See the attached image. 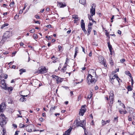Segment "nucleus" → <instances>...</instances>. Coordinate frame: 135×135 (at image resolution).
Segmentation results:
<instances>
[{
	"label": "nucleus",
	"mask_w": 135,
	"mask_h": 135,
	"mask_svg": "<svg viewBox=\"0 0 135 135\" xmlns=\"http://www.w3.org/2000/svg\"><path fill=\"white\" fill-rule=\"evenodd\" d=\"M88 81V83L90 84L91 83H94L96 81V80L95 79L94 77L92 76L90 74H89L87 77Z\"/></svg>",
	"instance_id": "1"
},
{
	"label": "nucleus",
	"mask_w": 135,
	"mask_h": 135,
	"mask_svg": "<svg viewBox=\"0 0 135 135\" xmlns=\"http://www.w3.org/2000/svg\"><path fill=\"white\" fill-rule=\"evenodd\" d=\"M76 122V126L77 127L80 126L82 127L83 128L85 129V120H80L79 121L78 120H76L75 121Z\"/></svg>",
	"instance_id": "2"
},
{
	"label": "nucleus",
	"mask_w": 135,
	"mask_h": 135,
	"mask_svg": "<svg viewBox=\"0 0 135 135\" xmlns=\"http://www.w3.org/2000/svg\"><path fill=\"white\" fill-rule=\"evenodd\" d=\"M5 117V115L4 114H0V125L2 126V125L5 124L6 123Z\"/></svg>",
	"instance_id": "3"
},
{
	"label": "nucleus",
	"mask_w": 135,
	"mask_h": 135,
	"mask_svg": "<svg viewBox=\"0 0 135 135\" xmlns=\"http://www.w3.org/2000/svg\"><path fill=\"white\" fill-rule=\"evenodd\" d=\"M47 72V69L45 67L41 66L38 69L37 73H38L44 74Z\"/></svg>",
	"instance_id": "4"
},
{
	"label": "nucleus",
	"mask_w": 135,
	"mask_h": 135,
	"mask_svg": "<svg viewBox=\"0 0 135 135\" xmlns=\"http://www.w3.org/2000/svg\"><path fill=\"white\" fill-rule=\"evenodd\" d=\"M95 4L94 3L92 4L91 8L90 10V12L92 16L94 15L95 14Z\"/></svg>",
	"instance_id": "5"
},
{
	"label": "nucleus",
	"mask_w": 135,
	"mask_h": 135,
	"mask_svg": "<svg viewBox=\"0 0 135 135\" xmlns=\"http://www.w3.org/2000/svg\"><path fill=\"white\" fill-rule=\"evenodd\" d=\"M12 32L11 31H7L4 34L3 38H7L12 36Z\"/></svg>",
	"instance_id": "6"
},
{
	"label": "nucleus",
	"mask_w": 135,
	"mask_h": 135,
	"mask_svg": "<svg viewBox=\"0 0 135 135\" xmlns=\"http://www.w3.org/2000/svg\"><path fill=\"white\" fill-rule=\"evenodd\" d=\"M116 78H117L116 79L118 81V82H119V80H120V79L117 76V75L116 74L114 75L113 76V77H112V78L111 76H110L109 81L110 82H111L112 84H113V81H112V80H114V79Z\"/></svg>",
	"instance_id": "7"
},
{
	"label": "nucleus",
	"mask_w": 135,
	"mask_h": 135,
	"mask_svg": "<svg viewBox=\"0 0 135 135\" xmlns=\"http://www.w3.org/2000/svg\"><path fill=\"white\" fill-rule=\"evenodd\" d=\"M109 99L110 100V103L112 104L113 101L114 100V94L112 91H110L109 93Z\"/></svg>",
	"instance_id": "8"
},
{
	"label": "nucleus",
	"mask_w": 135,
	"mask_h": 135,
	"mask_svg": "<svg viewBox=\"0 0 135 135\" xmlns=\"http://www.w3.org/2000/svg\"><path fill=\"white\" fill-rule=\"evenodd\" d=\"M1 87L4 89L6 90L7 89L6 87H7V86L6 85V84L5 83V80L4 79H3L1 80Z\"/></svg>",
	"instance_id": "9"
},
{
	"label": "nucleus",
	"mask_w": 135,
	"mask_h": 135,
	"mask_svg": "<svg viewBox=\"0 0 135 135\" xmlns=\"http://www.w3.org/2000/svg\"><path fill=\"white\" fill-rule=\"evenodd\" d=\"M6 108L5 104L4 103H2L0 105V114L4 111Z\"/></svg>",
	"instance_id": "10"
},
{
	"label": "nucleus",
	"mask_w": 135,
	"mask_h": 135,
	"mask_svg": "<svg viewBox=\"0 0 135 135\" xmlns=\"http://www.w3.org/2000/svg\"><path fill=\"white\" fill-rule=\"evenodd\" d=\"M33 125L32 124L26 126L27 131L29 132H31L32 131V128L33 127Z\"/></svg>",
	"instance_id": "11"
},
{
	"label": "nucleus",
	"mask_w": 135,
	"mask_h": 135,
	"mask_svg": "<svg viewBox=\"0 0 135 135\" xmlns=\"http://www.w3.org/2000/svg\"><path fill=\"white\" fill-rule=\"evenodd\" d=\"M58 6L60 8H63L66 6L65 3H63L62 2H57Z\"/></svg>",
	"instance_id": "12"
},
{
	"label": "nucleus",
	"mask_w": 135,
	"mask_h": 135,
	"mask_svg": "<svg viewBox=\"0 0 135 135\" xmlns=\"http://www.w3.org/2000/svg\"><path fill=\"white\" fill-rule=\"evenodd\" d=\"M86 111V109H85L81 108L79 113V115H80L83 116Z\"/></svg>",
	"instance_id": "13"
},
{
	"label": "nucleus",
	"mask_w": 135,
	"mask_h": 135,
	"mask_svg": "<svg viewBox=\"0 0 135 135\" xmlns=\"http://www.w3.org/2000/svg\"><path fill=\"white\" fill-rule=\"evenodd\" d=\"M99 60L100 62L102 64L104 63L105 62V60L104 58L102 56L99 57Z\"/></svg>",
	"instance_id": "14"
},
{
	"label": "nucleus",
	"mask_w": 135,
	"mask_h": 135,
	"mask_svg": "<svg viewBox=\"0 0 135 135\" xmlns=\"http://www.w3.org/2000/svg\"><path fill=\"white\" fill-rule=\"evenodd\" d=\"M72 128L70 127L69 129L66 131L65 133V134H64V135H69L70 134V133L71 132Z\"/></svg>",
	"instance_id": "15"
},
{
	"label": "nucleus",
	"mask_w": 135,
	"mask_h": 135,
	"mask_svg": "<svg viewBox=\"0 0 135 135\" xmlns=\"http://www.w3.org/2000/svg\"><path fill=\"white\" fill-rule=\"evenodd\" d=\"M22 97H23L21 98L20 100V102H25L26 101V99L24 97H27V95H22Z\"/></svg>",
	"instance_id": "16"
},
{
	"label": "nucleus",
	"mask_w": 135,
	"mask_h": 135,
	"mask_svg": "<svg viewBox=\"0 0 135 135\" xmlns=\"http://www.w3.org/2000/svg\"><path fill=\"white\" fill-rule=\"evenodd\" d=\"M81 27L82 28H85V23L84 22V21L83 20H81Z\"/></svg>",
	"instance_id": "17"
},
{
	"label": "nucleus",
	"mask_w": 135,
	"mask_h": 135,
	"mask_svg": "<svg viewBox=\"0 0 135 135\" xmlns=\"http://www.w3.org/2000/svg\"><path fill=\"white\" fill-rule=\"evenodd\" d=\"M108 46L109 48L110 51V52H112V47L111 45L110 44V42H108Z\"/></svg>",
	"instance_id": "18"
},
{
	"label": "nucleus",
	"mask_w": 135,
	"mask_h": 135,
	"mask_svg": "<svg viewBox=\"0 0 135 135\" xmlns=\"http://www.w3.org/2000/svg\"><path fill=\"white\" fill-rule=\"evenodd\" d=\"M56 83L57 84H59L60 83H61L62 82L61 79L60 78H59L58 77L56 79Z\"/></svg>",
	"instance_id": "19"
},
{
	"label": "nucleus",
	"mask_w": 135,
	"mask_h": 135,
	"mask_svg": "<svg viewBox=\"0 0 135 135\" xmlns=\"http://www.w3.org/2000/svg\"><path fill=\"white\" fill-rule=\"evenodd\" d=\"M78 47H76L75 49V54L74 55V57H75L77 55V53H78Z\"/></svg>",
	"instance_id": "20"
},
{
	"label": "nucleus",
	"mask_w": 135,
	"mask_h": 135,
	"mask_svg": "<svg viewBox=\"0 0 135 135\" xmlns=\"http://www.w3.org/2000/svg\"><path fill=\"white\" fill-rule=\"evenodd\" d=\"M79 2L83 5H84L86 4L85 0H79Z\"/></svg>",
	"instance_id": "21"
},
{
	"label": "nucleus",
	"mask_w": 135,
	"mask_h": 135,
	"mask_svg": "<svg viewBox=\"0 0 135 135\" xmlns=\"http://www.w3.org/2000/svg\"><path fill=\"white\" fill-rule=\"evenodd\" d=\"M21 72L20 73V74L21 75L23 73L25 72L26 70L25 69H21L19 70Z\"/></svg>",
	"instance_id": "22"
},
{
	"label": "nucleus",
	"mask_w": 135,
	"mask_h": 135,
	"mask_svg": "<svg viewBox=\"0 0 135 135\" xmlns=\"http://www.w3.org/2000/svg\"><path fill=\"white\" fill-rule=\"evenodd\" d=\"M91 29L90 27H88V29L87 30L88 31L87 35L88 36L90 34V32H91Z\"/></svg>",
	"instance_id": "23"
},
{
	"label": "nucleus",
	"mask_w": 135,
	"mask_h": 135,
	"mask_svg": "<svg viewBox=\"0 0 135 135\" xmlns=\"http://www.w3.org/2000/svg\"><path fill=\"white\" fill-rule=\"evenodd\" d=\"M125 73L127 75H128L130 76L131 78L132 77V76H131V74L129 71H126L125 72Z\"/></svg>",
	"instance_id": "24"
},
{
	"label": "nucleus",
	"mask_w": 135,
	"mask_h": 135,
	"mask_svg": "<svg viewBox=\"0 0 135 135\" xmlns=\"http://www.w3.org/2000/svg\"><path fill=\"white\" fill-rule=\"evenodd\" d=\"M109 63L111 65H114V63L112 58L110 59Z\"/></svg>",
	"instance_id": "25"
},
{
	"label": "nucleus",
	"mask_w": 135,
	"mask_h": 135,
	"mask_svg": "<svg viewBox=\"0 0 135 135\" xmlns=\"http://www.w3.org/2000/svg\"><path fill=\"white\" fill-rule=\"evenodd\" d=\"M55 107H51L50 109V111L51 112H53L54 110H55Z\"/></svg>",
	"instance_id": "26"
},
{
	"label": "nucleus",
	"mask_w": 135,
	"mask_h": 135,
	"mask_svg": "<svg viewBox=\"0 0 135 135\" xmlns=\"http://www.w3.org/2000/svg\"><path fill=\"white\" fill-rule=\"evenodd\" d=\"M8 25V24L7 23H5L1 27V28H3L5 27L6 26H7Z\"/></svg>",
	"instance_id": "27"
},
{
	"label": "nucleus",
	"mask_w": 135,
	"mask_h": 135,
	"mask_svg": "<svg viewBox=\"0 0 135 135\" xmlns=\"http://www.w3.org/2000/svg\"><path fill=\"white\" fill-rule=\"evenodd\" d=\"M26 126L22 123H20L19 124V127L20 128H23Z\"/></svg>",
	"instance_id": "28"
},
{
	"label": "nucleus",
	"mask_w": 135,
	"mask_h": 135,
	"mask_svg": "<svg viewBox=\"0 0 135 135\" xmlns=\"http://www.w3.org/2000/svg\"><path fill=\"white\" fill-rule=\"evenodd\" d=\"M66 65H65L61 70L62 71H64L66 69Z\"/></svg>",
	"instance_id": "29"
},
{
	"label": "nucleus",
	"mask_w": 135,
	"mask_h": 135,
	"mask_svg": "<svg viewBox=\"0 0 135 135\" xmlns=\"http://www.w3.org/2000/svg\"><path fill=\"white\" fill-rule=\"evenodd\" d=\"M33 37L34 39H37L38 38V36L37 34H34L33 36Z\"/></svg>",
	"instance_id": "30"
},
{
	"label": "nucleus",
	"mask_w": 135,
	"mask_h": 135,
	"mask_svg": "<svg viewBox=\"0 0 135 135\" xmlns=\"http://www.w3.org/2000/svg\"><path fill=\"white\" fill-rule=\"evenodd\" d=\"M6 88L7 89V90H10V91H11L13 90L12 88V87H6Z\"/></svg>",
	"instance_id": "31"
},
{
	"label": "nucleus",
	"mask_w": 135,
	"mask_h": 135,
	"mask_svg": "<svg viewBox=\"0 0 135 135\" xmlns=\"http://www.w3.org/2000/svg\"><path fill=\"white\" fill-rule=\"evenodd\" d=\"M127 89L128 91H131L132 89L131 87V85L128 86L127 87Z\"/></svg>",
	"instance_id": "32"
},
{
	"label": "nucleus",
	"mask_w": 135,
	"mask_h": 135,
	"mask_svg": "<svg viewBox=\"0 0 135 135\" xmlns=\"http://www.w3.org/2000/svg\"><path fill=\"white\" fill-rule=\"evenodd\" d=\"M73 18L76 19V18H79L77 15H73L72 16Z\"/></svg>",
	"instance_id": "33"
},
{
	"label": "nucleus",
	"mask_w": 135,
	"mask_h": 135,
	"mask_svg": "<svg viewBox=\"0 0 135 135\" xmlns=\"http://www.w3.org/2000/svg\"><path fill=\"white\" fill-rule=\"evenodd\" d=\"M92 96V94L90 93L89 95H88L87 97L88 98L90 99Z\"/></svg>",
	"instance_id": "34"
},
{
	"label": "nucleus",
	"mask_w": 135,
	"mask_h": 135,
	"mask_svg": "<svg viewBox=\"0 0 135 135\" xmlns=\"http://www.w3.org/2000/svg\"><path fill=\"white\" fill-rule=\"evenodd\" d=\"M52 77L53 78H55V79L56 80V79L57 78L58 76H56L55 75H52Z\"/></svg>",
	"instance_id": "35"
},
{
	"label": "nucleus",
	"mask_w": 135,
	"mask_h": 135,
	"mask_svg": "<svg viewBox=\"0 0 135 135\" xmlns=\"http://www.w3.org/2000/svg\"><path fill=\"white\" fill-rule=\"evenodd\" d=\"M82 30L83 31H84V33L85 34H86V33H87V31H86V30L85 29V28H82Z\"/></svg>",
	"instance_id": "36"
},
{
	"label": "nucleus",
	"mask_w": 135,
	"mask_h": 135,
	"mask_svg": "<svg viewBox=\"0 0 135 135\" xmlns=\"http://www.w3.org/2000/svg\"><path fill=\"white\" fill-rule=\"evenodd\" d=\"M79 20V18H76V19H75L74 20V23H77V21Z\"/></svg>",
	"instance_id": "37"
},
{
	"label": "nucleus",
	"mask_w": 135,
	"mask_h": 135,
	"mask_svg": "<svg viewBox=\"0 0 135 135\" xmlns=\"http://www.w3.org/2000/svg\"><path fill=\"white\" fill-rule=\"evenodd\" d=\"M125 59H121L120 60V62L122 63H123L125 61Z\"/></svg>",
	"instance_id": "38"
},
{
	"label": "nucleus",
	"mask_w": 135,
	"mask_h": 135,
	"mask_svg": "<svg viewBox=\"0 0 135 135\" xmlns=\"http://www.w3.org/2000/svg\"><path fill=\"white\" fill-rule=\"evenodd\" d=\"M39 120L41 122H42L44 120V119L42 118H39Z\"/></svg>",
	"instance_id": "39"
},
{
	"label": "nucleus",
	"mask_w": 135,
	"mask_h": 135,
	"mask_svg": "<svg viewBox=\"0 0 135 135\" xmlns=\"http://www.w3.org/2000/svg\"><path fill=\"white\" fill-rule=\"evenodd\" d=\"M102 126H104V125H105V121H104L103 120H102Z\"/></svg>",
	"instance_id": "40"
},
{
	"label": "nucleus",
	"mask_w": 135,
	"mask_h": 135,
	"mask_svg": "<svg viewBox=\"0 0 135 135\" xmlns=\"http://www.w3.org/2000/svg\"><path fill=\"white\" fill-rule=\"evenodd\" d=\"M19 17L18 15H16V16L14 17V19L15 20L17 19Z\"/></svg>",
	"instance_id": "41"
},
{
	"label": "nucleus",
	"mask_w": 135,
	"mask_h": 135,
	"mask_svg": "<svg viewBox=\"0 0 135 135\" xmlns=\"http://www.w3.org/2000/svg\"><path fill=\"white\" fill-rule=\"evenodd\" d=\"M92 16L91 15L88 16V18L90 20H91L92 19Z\"/></svg>",
	"instance_id": "42"
},
{
	"label": "nucleus",
	"mask_w": 135,
	"mask_h": 135,
	"mask_svg": "<svg viewBox=\"0 0 135 135\" xmlns=\"http://www.w3.org/2000/svg\"><path fill=\"white\" fill-rule=\"evenodd\" d=\"M128 120L129 121H132V119L131 117H128Z\"/></svg>",
	"instance_id": "43"
},
{
	"label": "nucleus",
	"mask_w": 135,
	"mask_h": 135,
	"mask_svg": "<svg viewBox=\"0 0 135 135\" xmlns=\"http://www.w3.org/2000/svg\"><path fill=\"white\" fill-rule=\"evenodd\" d=\"M30 31V32H31V33H33L34 32L35 30H34V29H33L31 30Z\"/></svg>",
	"instance_id": "44"
},
{
	"label": "nucleus",
	"mask_w": 135,
	"mask_h": 135,
	"mask_svg": "<svg viewBox=\"0 0 135 135\" xmlns=\"http://www.w3.org/2000/svg\"><path fill=\"white\" fill-rule=\"evenodd\" d=\"M110 121V120H107L106 121H105V124H107V123H109V122Z\"/></svg>",
	"instance_id": "45"
},
{
	"label": "nucleus",
	"mask_w": 135,
	"mask_h": 135,
	"mask_svg": "<svg viewBox=\"0 0 135 135\" xmlns=\"http://www.w3.org/2000/svg\"><path fill=\"white\" fill-rule=\"evenodd\" d=\"M19 132V131H16L15 135H18V132Z\"/></svg>",
	"instance_id": "46"
},
{
	"label": "nucleus",
	"mask_w": 135,
	"mask_h": 135,
	"mask_svg": "<svg viewBox=\"0 0 135 135\" xmlns=\"http://www.w3.org/2000/svg\"><path fill=\"white\" fill-rule=\"evenodd\" d=\"M14 4L15 3L13 1L11 2V3L10 4V5L12 6H13Z\"/></svg>",
	"instance_id": "47"
},
{
	"label": "nucleus",
	"mask_w": 135,
	"mask_h": 135,
	"mask_svg": "<svg viewBox=\"0 0 135 135\" xmlns=\"http://www.w3.org/2000/svg\"><path fill=\"white\" fill-rule=\"evenodd\" d=\"M2 132H3V134H5L6 132V131L5 129H3L2 130Z\"/></svg>",
	"instance_id": "48"
},
{
	"label": "nucleus",
	"mask_w": 135,
	"mask_h": 135,
	"mask_svg": "<svg viewBox=\"0 0 135 135\" xmlns=\"http://www.w3.org/2000/svg\"><path fill=\"white\" fill-rule=\"evenodd\" d=\"M35 17L39 19L40 18V16H38V15H36L35 16Z\"/></svg>",
	"instance_id": "49"
},
{
	"label": "nucleus",
	"mask_w": 135,
	"mask_h": 135,
	"mask_svg": "<svg viewBox=\"0 0 135 135\" xmlns=\"http://www.w3.org/2000/svg\"><path fill=\"white\" fill-rule=\"evenodd\" d=\"M92 25V23H89L88 25V27H90V26H91Z\"/></svg>",
	"instance_id": "50"
},
{
	"label": "nucleus",
	"mask_w": 135,
	"mask_h": 135,
	"mask_svg": "<svg viewBox=\"0 0 135 135\" xmlns=\"http://www.w3.org/2000/svg\"><path fill=\"white\" fill-rule=\"evenodd\" d=\"M118 33L120 35L121 34V32L120 30H118Z\"/></svg>",
	"instance_id": "51"
},
{
	"label": "nucleus",
	"mask_w": 135,
	"mask_h": 135,
	"mask_svg": "<svg viewBox=\"0 0 135 135\" xmlns=\"http://www.w3.org/2000/svg\"><path fill=\"white\" fill-rule=\"evenodd\" d=\"M120 105H121L122 106H123V108H125V106L124 105V104H123V103H120Z\"/></svg>",
	"instance_id": "52"
},
{
	"label": "nucleus",
	"mask_w": 135,
	"mask_h": 135,
	"mask_svg": "<svg viewBox=\"0 0 135 135\" xmlns=\"http://www.w3.org/2000/svg\"><path fill=\"white\" fill-rule=\"evenodd\" d=\"M120 105H121L122 106H123V108H125V106L124 105V104H123V103H120Z\"/></svg>",
	"instance_id": "53"
},
{
	"label": "nucleus",
	"mask_w": 135,
	"mask_h": 135,
	"mask_svg": "<svg viewBox=\"0 0 135 135\" xmlns=\"http://www.w3.org/2000/svg\"><path fill=\"white\" fill-rule=\"evenodd\" d=\"M46 27L48 28H50L51 27V25H47V26H46Z\"/></svg>",
	"instance_id": "54"
},
{
	"label": "nucleus",
	"mask_w": 135,
	"mask_h": 135,
	"mask_svg": "<svg viewBox=\"0 0 135 135\" xmlns=\"http://www.w3.org/2000/svg\"><path fill=\"white\" fill-rule=\"evenodd\" d=\"M114 16H113L111 18V20H112L111 21L112 22H113V20H112L113 19H114Z\"/></svg>",
	"instance_id": "55"
},
{
	"label": "nucleus",
	"mask_w": 135,
	"mask_h": 135,
	"mask_svg": "<svg viewBox=\"0 0 135 135\" xmlns=\"http://www.w3.org/2000/svg\"><path fill=\"white\" fill-rule=\"evenodd\" d=\"M7 78V75L5 74L4 76V78L5 79H6Z\"/></svg>",
	"instance_id": "56"
},
{
	"label": "nucleus",
	"mask_w": 135,
	"mask_h": 135,
	"mask_svg": "<svg viewBox=\"0 0 135 135\" xmlns=\"http://www.w3.org/2000/svg\"><path fill=\"white\" fill-rule=\"evenodd\" d=\"M132 41L133 44L135 45V39H133L132 40Z\"/></svg>",
	"instance_id": "57"
},
{
	"label": "nucleus",
	"mask_w": 135,
	"mask_h": 135,
	"mask_svg": "<svg viewBox=\"0 0 135 135\" xmlns=\"http://www.w3.org/2000/svg\"><path fill=\"white\" fill-rule=\"evenodd\" d=\"M127 112L125 110L123 111V114H126Z\"/></svg>",
	"instance_id": "58"
},
{
	"label": "nucleus",
	"mask_w": 135,
	"mask_h": 135,
	"mask_svg": "<svg viewBox=\"0 0 135 135\" xmlns=\"http://www.w3.org/2000/svg\"><path fill=\"white\" fill-rule=\"evenodd\" d=\"M61 46H58V48L59 50H61Z\"/></svg>",
	"instance_id": "59"
},
{
	"label": "nucleus",
	"mask_w": 135,
	"mask_h": 135,
	"mask_svg": "<svg viewBox=\"0 0 135 135\" xmlns=\"http://www.w3.org/2000/svg\"><path fill=\"white\" fill-rule=\"evenodd\" d=\"M86 105H83L82 106L81 108L85 109V107H86Z\"/></svg>",
	"instance_id": "60"
},
{
	"label": "nucleus",
	"mask_w": 135,
	"mask_h": 135,
	"mask_svg": "<svg viewBox=\"0 0 135 135\" xmlns=\"http://www.w3.org/2000/svg\"><path fill=\"white\" fill-rule=\"evenodd\" d=\"M23 9L22 10H20L19 12V13H22L23 12Z\"/></svg>",
	"instance_id": "61"
},
{
	"label": "nucleus",
	"mask_w": 135,
	"mask_h": 135,
	"mask_svg": "<svg viewBox=\"0 0 135 135\" xmlns=\"http://www.w3.org/2000/svg\"><path fill=\"white\" fill-rule=\"evenodd\" d=\"M20 45L21 46H22L23 45V42H21L20 43Z\"/></svg>",
	"instance_id": "62"
},
{
	"label": "nucleus",
	"mask_w": 135,
	"mask_h": 135,
	"mask_svg": "<svg viewBox=\"0 0 135 135\" xmlns=\"http://www.w3.org/2000/svg\"><path fill=\"white\" fill-rule=\"evenodd\" d=\"M71 30H68V31L67 32V33H68V34H69L71 32Z\"/></svg>",
	"instance_id": "63"
},
{
	"label": "nucleus",
	"mask_w": 135,
	"mask_h": 135,
	"mask_svg": "<svg viewBox=\"0 0 135 135\" xmlns=\"http://www.w3.org/2000/svg\"><path fill=\"white\" fill-rule=\"evenodd\" d=\"M133 97L135 100V93H133Z\"/></svg>",
	"instance_id": "64"
}]
</instances>
